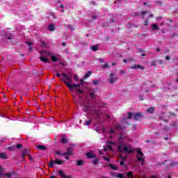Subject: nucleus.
Masks as SVG:
<instances>
[{
    "label": "nucleus",
    "mask_w": 178,
    "mask_h": 178,
    "mask_svg": "<svg viewBox=\"0 0 178 178\" xmlns=\"http://www.w3.org/2000/svg\"><path fill=\"white\" fill-rule=\"evenodd\" d=\"M127 141H129V140L126 136L120 135L118 140V150L119 152H126L127 154H131V152H133V149H131L130 145L127 144Z\"/></svg>",
    "instance_id": "nucleus-1"
},
{
    "label": "nucleus",
    "mask_w": 178,
    "mask_h": 178,
    "mask_svg": "<svg viewBox=\"0 0 178 178\" xmlns=\"http://www.w3.org/2000/svg\"><path fill=\"white\" fill-rule=\"evenodd\" d=\"M63 77H65V79H62L61 81H63L67 87H68V88H70V90H73V88H77L80 87V86H83V83L84 81V80L83 79H81V83L73 84V83L72 82V76H67V74H63Z\"/></svg>",
    "instance_id": "nucleus-2"
},
{
    "label": "nucleus",
    "mask_w": 178,
    "mask_h": 178,
    "mask_svg": "<svg viewBox=\"0 0 178 178\" xmlns=\"http://www.w3.org/2000/svg\"><path fill=\"white\" fill-rule=\"evenodd\" d=\"M82 106L83 112H87L88 113H90V115H92L96 118H99V115H101L100 110H92L91 107L87 102H83L82 103Z\"/></svg>",
    "instance_id": "nucleus-3"
},
{
    "label": "nucleus",
    "mask_w": 178,
    "mask_h": 178,
    "mask_svg": "<svg viewBox=\"0 0 178 178\" xmlns=\"http://www.w3.org/2000/svg\"><path fill=\"white\" fill-rule=\"evenodd\" d=\"M51 55V52L46 51H40V59L42 60V62H44V63H47L49 62L48 57Z\"/></svg>",
    "instance_id": "nucleus-4"
},
{
    "label": "nucleus",
    "mask_w": 178,
    "mask_h": 178,
    "mask_svg": "<svg viewBox=\"0 0 178 178\" xmlns=\"http://www.w3.org/2000/svg\"><path fill=\"white\" fill-rule=\"evenodd\" d=\"M134 120H140V118H143V113H128L127 119H133Z\"/></svg>",
    "instance_id": "nucleus-5"
},
{
    "label": "nucleus",
    "mask_w": 178,
    "mask_h": 178,
    "mask_svg": "<svg viewBox=\"0 0 178 178\" xmlns=\"http://www.w3.org/2000/svg\"><path fill=\"white\" fill-rule=\"evenodd\" d=\"M119 80V76L116 74L111 72L108 78V81L110 84H114L115 81Z\"/></svg>",
    "instance_id": "nucleus-6"
},
{
    "label": "nucleus",
    "mask_w": 178,
    "mask_h": 178,
    "mask_svg": "<svg viewBox=\"0 0 178 178\" xmlns=\"http://www.w3.org/2000/svg\"><path fill=\"white\" fill-rule=\"evenodd\" d=\"M63 161L56 159L55 161L51 157L49 168H55V165H63Z\"/></svg>",
    "instance_id": "nucleus-7"
},
{
    "label": "nucleus",
    "mask_w": 178,
    "mask_h": 178,
    "mask_svg": "<svg viewBox=\"0 0 178 178\" xmlns=\"http://www.w3.org/2000/svg\"><path fill=\"white\" fill-rule=\"evenodd\" d=\"M136 157L138 161L141 162L142 165H144V159H145V158L144 157V154L141 152L140 149H138Z\"/></svg>",
    "instance_id": "nucleus-8"
},
{
    "label": "nucleus",
    "mask_w": 178,
    "mask_h": 178,
    "mask_svg": "<svg viewBox=\"0 0 178 178\" xmlns=\"http://www.w3.org/2000/svg\"><path fill=\"white\" fill-rule=\"evenodd\" d=\"M90 95L91 98H96L97 97V89L90 88L89 90Z\"/></svg>",
    "instance_id": "nucleus-9"
},
{
    "label": "nucleus",
    "mask_w": 178,
    "mask_h": 178,
    "mask_svg": "<svg viewBox=\"0 0 178 178\" xmlns=\"http://www.w3.org/2000/svg\"><path fill=\"white\" fill-rule=\"evenodd\" d=\"M58 175H59V176H60V177H63V178H71L70 176H69V175H65V172H63V171H62V170L58 171Z\"/></svg>",
    "instance_id": "nucleus-10"
},
{
    "label": "nucleus",
    "mask_w": 178,
    "mask_h": 178,
    "mask_svg": "<svg viewBox=\"0 0 178 178\" xmlns=\"http://www.w3.org/2000/svg\"><path fill=\"white\" fill-rule=\"evenodd\" d=\"M16 175V172L13 171L11 172L4 174L5 177L10 178Z\"/></svg>",
    "instance_id": "nucleus-11"
},
{
    "label": "nucleus",
    "mask_w": 178,
    "mask_h": 178,
    "mask_svg": "<svg viewBox=\"0 0 178 178\" xmlns=\"http://www.w3.org/2000/svg\"><path fill=\"white\" fill-rule=\"evenodd\" d=\"M131 69H134V70L140 69L141 70H144L145 68L140 65H134V66L131 67Z\"/></svg>",
    "instance_id": "nucleus-12"
},
{
    "label": "nucleus",
    "mask_w": 178,
    "mask_h": 178,
    "mask_svg": "<svg viewBox=\"0 0 178 178\" xmlns=\"http://www.w3.org/2000/svg\"><path fill=\"white\" fill-rule=\"evenodd\" d=\"M87 158H89L90 159H92L93 158H95L97 156L92 153V152H89L86 154Z\"/></svg>",
    "instance_id": "nucleus-13"
},
{
    "label": "nucleus",
    "mask_w": 178,
    "mask_h": 178,
    "mask_svg": "<svg viewBox=\"0 0 178 178\" xmlns=\"http://www.w3.org/2000/svg\"><path fill=\"white\" fill-rule=\"evenodd\" d=\"M73 152V147L71 146L67 149V152H65L66 155H72V152Z\"/></svg>",
    "instance_id": "nucleus-14"
},
{
    "label": "nucleus",
    "mask_w": 178,
    "mask_h": 178,
    "mask_svg": "<svg viewBox=\"0 0 178 178\" xmlns=\"http://www.w3.org/2000/svg\"><path fill=\"white\" fill-rule=\"evenodd\" d=\"M26 155H29V149H25L22 152V159H24V157L26 156Z\"/></svg>",
    "instance_id": "nucleus-15"
},
{
    "label": "nucleus",
    "mask_w": 178,
    "mask_h": 178,
    "mask_svg": "<svg viewBox=\"0 0 178 178\" xmlns=\"http://www.w3.org/2000/svg\"><path fill=\"white\" fill-rule=\"evenodd\" d=\"M94 159L92 160V163L94 165H98V163L99 162V159L97 156L93 158Z\"/></svg>",
    "instance_id": "nucleus-16"
},
{
    "label": "nucleus",
    "mask_w": 178,
    "mask_h": 178,
    "mask_svg": "<svg viewBox=\"0 0 178 178\" xmlns=\"http://www.w3.org/2000/svg\"><path fill=\"white\" fill-rule=\"evenodd\" d=\"M127 158L126 157H121V161L120 162V165L124 166V162H126Z\"/></svg>",
    "instance_id": "nucleus-17"
},
{
    "label": "nucleus",
    "mask_w": 178,
    "mask_h": 178,
    "mask_svg": "<svg viewBox=\"0 0 178 178\" xmlns=\"http://www.w3.org/2000/svg\"><path fill=\"white\" fill-rule=\"evenodd\" d=\"M37 148H38V149H40V151H45V150L47 149V147H45V146H44V145H38L37 146Z\"/></svg>",
    "instance_id": "nucleus-18"
},
{
    "label": "nucleus",
    "mask_w": 178,
    "mask_h": 178,
    "mask_svg": "<svg viewBox=\"0 0 178 178\" xmlns=\"http://www.w3.org/2000/svg\"><path fill=\"white\" fill-rule=\"evenodd\" d=\"M49 31H55V24H50L49 25Z\"/></svg>",
    "instance_id": "nucleus-19"
},
{
    "label": "nucleus",
    "mask_w": 178,
    "mask_h": 178,
    "mask_svg": "<svg viewBox=\"0 0 178 178\" xmlns=\"http://www.w3.org/2000/svg\"><path fill=\"white\" fill-rule=\"evenodd\" d=\"M151 27L152 28V30L154 31H156V30H159V29L158 28V25L156 24H153L151 25Z\"/></svg>",
    "instance_id": "nucleus-20"
},
{
    "label": "nucleus",
    "mask_w": 178,
    "mask_h": 178,
    "mask_svg": "<svg viewBox=\"0 0 178 178\" xmlns=\"http://www.w3.org/2000/svg\"><path fill=\"white\" fill-rule=\"evenodd\" d=\"M113 126L117 130H120V129H122V127L120 126V124H119V123L115 122L113 124Z\"/></svg>",
    "instance_id": "nucleus-21"
},
{
    "label": "nucleus",
    "mask_w": 178,
    "mask_h": 178,
    "mask_svg": "<svg viewBox=\"0 0 178 178\" xmlns=\"http://www.w3.org/2000/svg\"><path fill=\"white\" fill-rule=\"evenodd\" d=\"M0 158H1V159H8V155H6V153H0Z\"/></svg>",
    "instance_id": "nucleus-22"
},
{
    "label": "nucleus",
    "mask_w": 178,
    "mask_h": 178,
    "mask_svg": "<svg viewBox=\"0 0 178 178\" xmlns=\"http://www.w3.org/2000/svg\"><path fill=\"white\" fill-rule=\"evenodd\" d=\"M92 74V72L88 71L86 72V75L84 76V79H88Z\"/></svg>",
    "instance_id": "nucleus-23"
},
{
    "label": "nucleus",
    "mask_w": 178,
    "mask_h": 178,
    "mask_svg": "<svg viewBox=\"0 0 178 178\" xmlns=\"http://www.w3.org/2000/svg\"><path fill=\"white\" fill-rule=\"evenodd\" d=\"M155 111V108L151 107L147 109V112L148 113H154V111Z\"/></svg>",
    "instance_id": "nucleus-24"
},
{
    "label": "nucleus",
    "mask_w": 178,
    "mask_h": 178,
    "mask_svg": "<svg viewBox=\"0 0 178 178\" xmlns=\"http://www.w3.org/2000/svg\"><path fill=\"white\" fill-rule=\"evenodd\" d=\"M76 165L78 166H81L82 165H84V161H83V160L78 161L76 163Z\"/></svg>",
    "instance_id": "nucleus-25"
},
{
    "label": "nucleus",
    "mask_w": 178,
    "mask_h": 178,
    "mask_svg": "<svg viewBox=\"0 0 178 178\" xmlns=\"http://www.w3.org/2000/svg\"><path fill=\"white\" fill-rule=\"evenodd\" d=\"M108 134L110 135V138H112V134H115V131H113V129H111L108 131Z\"/></svg>",
    "instance_id": "nucleus-26"
},
{
    "label": "nucleus",
    "mask_w": 178,
    "mask_h": 178,
    "mask_svg": "<svg viewBox=\"0 0 178 178\" xmlns=\"http://www.w3.org/2000/svg\"><path fill=\"white\" fill-rule=\"evenodd\" d=\"M56 154H57V155H61L62 156H66V153H61L60 152H59V151H57V152H56Z\"/></svg>",
    "instance_id": "nucleus-27"
},
{
    "label": "nucleus",
    "mask_w": 178,
    "mask_h": 178,
    "mask_svg": "<svg viewBox=\"0 0 178 178\" xmlns=\"http://www.w3.org/2000/svg\"><path fill=\"white\" fill-rule=\"evenodd\" d=\"M102 69H109V64L106 63L105 65L102 66Z\"/></svg>",
    "instance_id": "nucleus-28"
},
{
    "label": "nucleus",
    "mask_w": 178,
    "mask_h": 178,
    "mask_svg": "<svg viewBox=\"0 0 178 178\" xmlns=\"http://www.w3.org/2000/svg\"><path fill=\"white\" fill-rule=\"evenodd\" d=\"M61 143H63V144H66L68 143V140L65 138H62Z\"/></svg>",
    "instance_id": "nucleus-29"
},
{
    "label": "nucleus",
    "mask_w": 178,
    "mask_h": 178,
    "mask_svg": "<svg viewBox=\"0 0 178 178\" xmlns=\"http://www.w3.org/2000/svg\"><path fill=\"white\" fill-rule=\"evenodd\" d=\"M51 60H53V62H57L58 58L55 56H51Z\"/></svg>",
    "instance_id": "nucleus-30"
},
{
    "label": "nucleus",
    "mask_w": 178,
    "mask_h": 178,
    "mask_svg": "<svg viewBox=\"0 0 178 178\" xmlns=\"http://www.w3.org/2000/svg\"><path fill=\"white\" fill-rule=\"evenodd\" d=\"M90 124H91V120L85 121V126H90Z\"/></svg>",
    "instance_id": "nucleus-31"
},
{
    "label": "nucleus",
    "mask_w": 178,
    "mask_h": 178,
    "mask_svg": "<svg viewBox=\"0 0 178 178\" xmlns=\"http://www.w3.org/2000/svg\"><path fill=\"white\" fill-rule=\"evenodd\" d=\"M127 177L133 178V172H129L127 175Z\"/></svg>",
    "instance_id": "nucleus-32"
},
{
    "label": "nucleus",
    "mask_w": 178,
    "mask_h": 178,
    "mask_svg": "<svg viewBox=\"0 0 178 178\" xmlns=\"http://www.w3.org/2000/svg\"><path fill=\"white\" fill-rule=\"evenodd\" d=\"M115 177L126 178V177H124V175H123V174H118V175H115Z\"/></svg>",
    "instance_id": "nucleus-33"
},
{
    "label": "nucleus",
    "mask_w": 178,
    "mask_h": 178,
    "mask_svg": "<svg viewBox=\"0 0 178 178\" xmlns=\"http://www.w3.org/2000/svg\"><path fill=\"white\" fill-rule=\"evenodd\" d=\"M3 168H2V165H0V176H2L3 175Z\"/></svg>",
    "instance_id": "nucleus-34"
},
{
    "label": "nucleus",
    "mask_w": 178,
    "mask_h": 178,
    "mask_svg": "<svg viewBox=\"0 0 178 178\" xmlns=\"http://www.w3.org/2000/svg\"><path fill=\"white\" fill-rule=\"evenodd\" d=\"M92 51H98V47L97 46H92L91 47Z\"/></svg>",
    "instance_id": "nucleus-35"
},
{
    "label": "nucleus",
    "mask_w": 178,
    "mask_h": 178,
    "mask_svg": "<svg viewBox=\"0 0 178 178\" xmlns=\"http://www.w3.org/2000/svg\"><path fill=\"white\" fill-rule=\"evenodd\" d=\"M149 23V19H147L145 22H144V26H148Z\"/></svg>",
    "instance_id": "nucleus-36"
},
{
    "label": "nucleus",
    "mask_w": 178,
    "mask_h": 178,
    "mask_svg": "<svg viewBox=\"0 0 178 178\" xmlns=\"http://www.w3.org/2000/svg\"><path fill=\"white\" fill-rule=\"evenodd\" d=\"M41 47L47 48V43H45V42H41Z\"/></svg>",
    "instance_id": "nucleus-37"
},
{
    "label": "nucleus",
    "mask_w": 178,
    "mask_h": 178,
    "mask_svg": "<svg viewBox=\"0 0 178 178\" xmlns=\"http://www.w3.org/2000/svg\"><path fill=\"white\" fill-rule=\"evenodd\" d=\"M67 29H69V30L73 31L74 30V27H73V26L72 25H67Z\"/></svg>",
    "instance_id": "nucleus-38"
},
{
    "label": "nucleus",
    "mask_w": 178,
    "mask_h": 178,
    "mask_svg": "<svg viewBox=\"0 0 178 178\" xmlns=\"http://www.w3.org/2000/svg\"><path fill=\"white\" fill-rule=\"evenodd\" d=\"M15 148V146H10V147H8V149L9 151H14Z\"/></svg>",
    "instance_id": "nucleus-39"
},
{
    "label": "nucleus",
    "mask_w": 178,
    "mask_h": 178,
    "mask_svg": "<svg viewBox=\"0 0 178 178\" xmlns=\"http://www.w3.org/2000/svg\"><path fill=\"white\" fill-rule=\"evenodd\" d=\"M131 60H133V58H128L127 60H124V63H127V62H130Z\"/></svg>",
    "instance_id": "nucleus-40"
},
{
    "label": "nucleus",
    "mask_w": 178,
    "mask_h": 178,
    "mask_svg": "<svg viewBox=\"0 0 178 178\" xmlns=\"http://www.w3.org/2000/svg\"><path fill=\"white\" fill-rule=\"evenodd\" d=\"M17 148L18 149H20V148H23V145H22L21 144H18V145H17Z\"/></svg>",
    "instance_id": "nucleus-41"
},
{
    "label": "nucleus",
    "mask_w": 178,
    "mask_h": 178,
    "mask_svg": "<svg viewBox=\"0 0 178 178\" xmlns=\"http://www.w3.org/2000/svg\"><path fill=\"white\" fill-rule=\"evenodd\" d=\"M99 62H100L101 63H105V60H104V58H99Z\"/></svg>",
    "instance_id": "nucleus-42"
},
{
    "label": "nucleus",
    "mask_w": 178,
    "mask_h": 178,
    "mask_svg": "<svg viewBox=\"0 0 178 178\" xmlns=\"http://www.w3.org/2000/svg\"><path fill=\"white\" fill-rule=\"evenodd\" d=\"M76 91H77V92H79V94H83V90H80V89H75Z\"/></svg>",
    "instance_id": "nucleus-43"
},
{
    "label": "nucleus",
    "mask_w": 178,
    "mask_h": 178,
    "mask_svg": "<svg viewBox=\"0 0 178 178\" xmlns=\"http://www.w3.org/2000/svg\"><path fill=\"white\" fill-rule=\"evenodd\" d=\"M103 159H104V161H107L108 162H109V158H108L105 156H103Z\"/></svg>",
    "instance_id": "nucleus-44"
},
{
    "label": "nucleus",
    "mask_w": 178,
    "mask_h": 178,
    "mask_svg": "<svg viewBox=\"0 0 178 178\" xmlns=\"http://www.w3.org/2000/svg\"><path fill=\"white\" fill-rule=\"evenodd\" d=\"M74 79L75 81H77V80H79V77L77 76V75H74Z\"/></svg>",
    "instance_id": "nucleus-45"
},
{
    "label": "nucleus",
    "mask_w": 178,
    "mask_h": 178,
    "mask_svg": "<svg viewBox=\"0 0 178 178\" xmlns=\"http://www.w3.org/2000/svg\"><path fill=\"white\" fill-rule=\"evenodd\" d=\"M59 8H60L61 9H65V6H63V4H60Z\"/></svg>",
    "instance_id": "nucleus-46"
},
{
    "label": "nucleus",
    "mask_w": 178,
    "mask_h": 178,
    "mask_svg": "<svg viewBox=\"0 0 178 178\" xmlns=\"http://www.w3.org/2000/svg\"><path fill=\"white\" fill-rule=\"evenodd\" d=\"M108 149H111V147H104V151H108Z\"/></svg>",
    "instance_id": "nucleus-47"
},
{
    "label": "nucleus",
    "mask_w": 178,
    "mask_h": 178,
    "mask_svg": "<svg viewBox=\"0 0 178 178\" xmlns=\"http://www.w3.org/2000/svg\"><path fill=\"white\" fill-rule=\"evenodd\" d=\"M165 60H170V57L169 56H166Z\"/></svg>",
    "instance_id": "nucleus-48"
},
{
    "label": "nucleus",
    "mask_w": 178,
    "mask_h": 178,
    "mask_svg": "<svg viewBox=\"0 0 178 178\" xmlns=\"http://www.w3.org/2000/svg\"><path fill=\"white\" fill-rule=\"evenodd\" d=\"M152 66H156V63H155V61L152 62Z\"/></svg>",
    "instance_id": "nucleus-49"
},
{
    "label": "nucleus",
    "mask_w": 178,
    "mask_h": 178,
    "mask_svg": "<svg viewBox=\"0 0 178 178\" xmlns=\"http://www.w3.org/2000/svg\"><path fill=\"white\" fill-rule=\"evenodd\" d=\"M93 84H94L95 86H97V84H98V81H93Z\"/></svg>",
    "instance_id": "nucleus-50"
},
{
    "label": "nucleus",
    "mask_w": 178,
    "mask_h": 178,
    "mask_svg": "<svg viewBox=\"0 0 178 178\" xmlns=\"http://www.w3.org/2000/svg\"><path fill=\"white\" fill-rule=\"evenodd\" d=\"M112 169H113L114 170H116L118 169V168L115 165H113Z\"/></svg>",
    "instance_id": "nucleus-51"
},
{
    "label": "nucleus",
    "mask_w": 178,
    "mask_h": 178,
    "mask_svg": "<svg viewBox=\"0 0 178 178\" xmlns=\"http://www.w3.org/2000/svg\"><path fill=\"white\" fill-rule=\"evenodd\" d=\"M147 14V11H143L141 15H143V16H144V15H146Z\"/></svg>",
    "instance_id": "nucleus-52"
},
{
    "label": "nucleus",
    "mask_w": 178,
    "mask_h": 178,
    "mask_svg": "<svg viewBox=\"0 0 178 178\" xmlns=\"http://www.w3.org/2000/svg\"><path fill=\"white\" fill-rule=\"evenodd\" d=\"M26 44H27V45H33V43L32 42H26Z\"/></svg>",
    "instance_id": "nucleus-53"
},
{
    "label": "nucleus",
    "mask_w": 178,
    "mask_h": 178,
    "mask_svg": "<svg viewBox=\"0 0 178 178\" xmlns=\"http://www.w3.org/2000/svg\"><path fill=\"white\" fill-rule=\"evenodd\" d=\"M56 76L57 77H60V74H59L58 72H56Z\"/></svg>",
    "instance_id": "nucleus-54"
},
{
    "label": "nucleus",
    "mask_w": 178,
    "mask_h": 178,
    "mask_svg": "<svg viewBox=\"0 0 178 178\" xmlns=\"http://www.w3.org/2000/svg\"><path fill=\"white\" fill-rule=\"evenodd\" d=\"M162 19V17H156V20H161Z\"/></svg>",
    "instance_id": "nucleus-55"
},
{
    "label": "nucleus",
    "mask_w": 178,
    "mask_h": 178,
    "mask_svg": "<svg viewBox=\"0 0 178 178\" xmlns=\"http://www.w3.org/2000/svg\"><path fill=\"white\" fill-rule=\"evenodd\" d=\"M62 45H63V47H66V42H62Z\"/></svg>",
    "instance_id": "nucleus-56"
},
{
    "label": "nucleus",
    "mask_w": 178,
    "mask_h": 178,
    "mask_svg": "<svg viewBox=\"0 0 178 178\" xmlns=\"http://www.w3.org/2000/svg\"><path fill=\"white\" fill-rule=\"evenodd\" d=\"M65 159H67V161H69V156H65Z\"/></svg>",
    "instance_id": "nucleus-57"
},
{
    "label": "nucleus",
    "mask_w": 178,
    "mask_h": 178,
    "mask_svg": "<svg viewBox=\"0 0 178 178\" xmlns=\"http://www.w3.org/2000/svg\"><path fill=\"white\" fill-rule=\"evenodd\" d=\"M92 19L94 20L95 19H97V16H92Z\"/></svg>",
    "instance_id": "nucleus-58"
},
{
    "label": "nucleus",
    "mask_w": 178,
    "mask_h": 178,
    "mask_svg": "<svg viewBox=\"0 0 178 178\" xmlns=\"http://www.w3.org/2000/svg\"><path fill=\"white\" fill-rule=\"evenodd\" d=\"M139 99H140V101H143L144 99L143 98V97L140 96V97H139Z\"/></svg>",
    "instance_id": "nucleus-59"
},
{
    "label": "nucleus",
    "mask_w": 178,
    "mask_h": 178,
    "mask_svg": "<svg viewBox=\"0 0 178 178\" xmlns=\"http://www.w3.org/2000/svg\"><path fill=\"white\" fill-rule=\"evenodd\" d=\"M156 51L157 52H160V51H161V49L158 48V49H156Z\"/></svg>",
    "instance_id": "nucleus-60"
},
{
    "label": "nucleus",
    "mask_w": 178,
    "mask_h": 178,
    "mask_svg": "<svg viewBox=\"0 0 178 178\" xmlns=\"http://www.w3.org/2000/svg\"><path fill=\"white\" fill-rule=\"evenodd\" d=\"M174 165H177V162H176L175 164L171 163V165H172V166H174Z\"/></svg>",
    "instance_id": "nucleus-61"
},
{
    "label": "nucleus",
    "mask_w": 178,
    "mask_h": 178,
    "mask_svg": "<svg viewBox=\"0 0 178 178\" xmlns=\"http://www.w3.org/2000/svg\"><path fill=\"white\" fill-rule=\"evenodd\" d=\"M149 17H154V15L151 14Z\"/></svg>",
    "instance_id": "nucleus-62"
},
{
    "label": "nucleus",
    "mask_w": 178,
    "mask_h": 178,
    "mask_svg": "<svg viewBox=\"0 0 178 178\" xmlns=\"http://www.w3.org/2000/svg\"><path fill=\"white\" fill-rule=\"evenodd\" d=\"M134 129L136 130V129H137V126L134 125Z\"/></svg>",
    "instance_id": "nucleus-63"
},
{
    "label": "nucleus",
    "mask_w": 178,
    "mask_h": 178,
    "mask_svg": "<svg viewBox=\"0 0 178 178\" xmlns=\"http://www.w3.org/2000/svg\"><path fill=\"white\" fill-rule=\"evenodd\" d=\"M49 178H55V176H51Z\"/></svg>",
    "instance_id": "nucleus-64"
}]
</instances>
